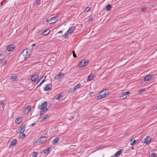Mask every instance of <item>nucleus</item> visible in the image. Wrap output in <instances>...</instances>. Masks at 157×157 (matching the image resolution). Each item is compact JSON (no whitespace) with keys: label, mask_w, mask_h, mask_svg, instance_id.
<instances>
[{"label":"nucleus","mask_w":157,"mask_h":157,"mask_svg":"<svg viewBox=\"0 0 157 157\" xmlns=\"http://www.w3.org/2000/svg\"><path fill=\"white\" fill-rule=\"evenodd\" d=\"M146 10V8H142V10L143 11H145Z\"/></svg>","instance_id":"79ce46f5"},{"label":"nucleus","mask_w":157,"mask_h":157,"mask_svg":"<svg viewBox=\"0 0 157 157\" xmlns=\"http://www.w3.org/2000/svg\"><path fill=\"white\" fill-rule=\"evenodd\" d=\"M7 63V61L6 60H5L4 61V64H5Z\"/></svg>","instance_id":"09e8293b"},{"label":"nucleus","mask_w":157,"mask_h":157,"mask_svg":"<svg viewBox=\"0 0 157 157\" xmlns=\"http://www.w3.org/2000/svg\"><path fill=\"white\" fill-rule=\"evenodd\" d=\"M50 30L49 29H47L44 31L42 33L41 35L46 36L48 35L50 33Z\"/></svg>","instance_id":"dca6fc26"},{"label":"nucleus","mask_w":157,"mask_h":157,"mask_svg":"<svg viewBox=\"0 0 157 157\" xmlns=\"http://www.w3.org/2000/svg\"><path fill=\"white\" fill-rule=\"evenodd\" d=\"M129 92L128 91H127L126 92H122L121 93L122 94L126 95L129 94Z\"/></svg>","instance_id":"7c9ffc66"},{"label":"nucleus","mask_w":157,"mask_h":157,"mask_svg":"<svg viewBox=\"0 0 157 157\" xmlns=\"http://www.w3.org/2000/svg\"><path fill=\"white\" fill-rule=\"evenodd\" d=\"M51 87L52 85L50 84L46 85L45 86V87L44 88V90L45 91L48 90H50Z\"/></svg>","instance_id":"2eb2a0df"},{"label":"nucleus","mask_w":157,"mask_h":157,"mask_svg":"<svg viewBox=\"0 0 157 157\" xmlns=\"http://www.w3.org/2000/svg\"><path fill=\"white\" fill-rule=\"evenodd\" d=\"M105 8H106V10L107 11H108L109 10H110V9H111V6L110 5H108L105 7Z\"/></svg>","instance_id":"bb28decb"},{"label":"nucleus","mask_w":157,"mask_h":157,"mask_svg":"<svg viewBox=\"0 0 157 157\" xmlns=\"http://www.w3.org/2000/svg\"><path fill=\"white\" fill-rule=\"evenodd\" d=\"M56 17H54L50 18L48 20V22L49 23L52 24L55 23L57 21Z\"/></svg>","instance_id":"423d86ee"},{"label":"nucleus","mask_w":157,"mask_h":157,"mask_svg":"<svg viewBox=\"0 0 157 157\" xmlns=\"http://www.w3.org/2000/svg\"><path fill=\"white\" fill-rule=\"evenodd\" d=\"M25 136V134L23 132H20L19 135V137L20 138L24 139Z\"/></svg>","instance_id":"aec40b11"},{"label":"nucleus","mask_w":157,"mask_h":157,"mask_svg":"<svg viewBox=\"0 0 157 157\" xmlns=\"http://www.w3.org/2000/svg\"><path fill=\"white\" fill-rule=\"evenodd\" d=\"M31 106H28L26 107L23 110V112L24 114H27L29 113L31 110Z\"/></svg>","instance_id":"6e6552de"},{"label":"nucleus","mask_w":157,"mask_h":157,"mask_svg":"<svg viewBox=\"0 0 157 157\" xmlns=\"http://www.w3.org/2000/svg\"><path fill=\"white\" fill-rule=\"evenodd\" d=\"M63 96L61 95V94H59V95L57 96V97H56V99L57 100H60V99H61L63 98Z\"/></svg>","instance_id":"393cba45"},{"label":"nucleus","mask_w":157,"mask_h":157,"mask_svg":"<svg viewBox=\"0 0 157 157\" xmlns=\"http://www.w3.org/2000/svg\"><path fill=\"white\" fill-rule=\"evenodd\" d=\"M0 105L3 106L4 105L3 102L2 101L0 102Z\"/></svg>","instance_id":"37998d69"},{"label":"nucleus","mask_w":157,"mask_h":157,"mask_svg":"<svg viewBox=\"0 0 157 157\" xmlns=\"http://www.w3.org/2000/svg\"><path fill=\"white\" fill-rule=\"evenodd\" d=\"M122 152V150L119 151L116 154H115V157H118L121 154Z\"/></svg>","instance_id":"a878e982"},{"label":"nucleus","mask_w":157,"mask_h":157,"mask_svg":"<svg viewBox=\"0 0 157 157\" xmlns=\"http://www.w3.org/2000/svg\"><path fill=\"white\" fill-rule=\"evenodd\" d=\"M51 151V150L50 149V148L48 147L43 150V152H44V154H46V155H47Z\"/></svg>","instance_id":"f3484780"},{"label":"nucleus","mask_w":157,"mask_h":157,"mask_svg":"<svg viewBox=\"0 0 157 157\" xmlns=\"http://www.w3.org/2000/svg\"><path fill=\"white\" fill-rule=\"evenodd\" d=\"M10 145L11 146H13L16 145L17 143V141L15 139H12L10 141Z\"/></svg>","instance_id":"ddd939ff"},{"label":"nucleus","mask_w":157,"mask_h":157,"mask_svg":"<svg viewBox=\"0 0 157 157\" xmlns=\"http://www.w3.org/2000/svg\"><path fill=\"white\" fill-rule=\"evenodd\" d=\"M4 58V56L2 54L0 55V61L3 59Z\"/></svg>","instance_id":"e433bc0d"},{"label":"nucleus","mask_w":157,"mask_h":157,"mask_svg":"<svg viewBox=\"0 0 157 157\" xmlns=\"http://www.w3.org/2000/svg\"><path fill=\"white\" fill-rule=\"evenodd\" d=\"M25 125H23L21 126L19 128L18 130L19 132H23L25 129Z\"/></svg>","instance_id":"a211bd4d"},{"label":"nucleus","mask_w":157,"mask_h":157,"mask_svg":"<svg viewBox=\"0 0 157 157\" xmlns=\"http://www.w3.org/2000/svg\"><path fill=\"white\" fill-rule=\"evenodd\" d=\"M145 91V89L144 88L143 89H141L139 91V93H141L142 92H143Z\"/></svg>","instance_id":"c9c22d12"},{"label":"nucleus","mask_w":157,"mask_h":157,"mask_svg":"<svg viewBox=\"0 0 157 157\" xmlns=\"http://www.w3.org/2000/svg\"><path fill=\"white\" fill-rule=\"evenodd\" d=\"M45 81V80L44 79H43L42 80V82H41V83H40L39 85H41V84H42Z\"/></svg>","instance_id":"a19ab883"},{"label":"nucleus","mask_w":157,"mask_h":157,"mask_svg":"<svg viewBox=\"0 0 157 157\" xmlns=\"http://www.w3.org/2000/svg\"><path fill=\"white\" fill-rule=\"evenodd\" d=\"M73 54V56L74 57L76 58V54L75 53V52L74 51H73L72 52Z\"/></svg>","instance_id":"58836bf2"},{"label":"nucleus","mask_w":157,"mask_h":157,"mask_svg":"<svg viewBox=\"0 0 157 157\" xmlns=\"http://www.w3.org/2000/svg\"><path fill=\"white\" fill-rule=\"evenodd\" d=\"M64 76V74L63 73H60L57 75L54 78V79L55 80L59 79L63 77Z\"/></svg>","instance_id":"1a4fd4ad"},{"label":"nucleus","mask_w":157,"mask_h":157,"mask_svg":"<svg viewBox=\"0 0 157 157\" xmlns=\"http://www.w3.org/2000/svg\"><path fill=\"white\" fill-rule=\"evenodd\" d=\"M155 110H157V106H156V108H155Z\"/></svg>","instance_id":"864d4df0"},{"label":"nucleus","mask_w":157,"mask_h":157,"mask_svg":"<svg viewBox=\"0 0 157 157\" xmlns=\"http://www.w3.org/2000/svg\"><path fill=\"white\" fill-rule=\"evenodd\" d=\"M62 32H63L62 31H59V32H58V33H62Z\"/></svg>","instance_id":"603ef678"},{"label":"nucleus","mask_w":157,"mask_h":157,"mask_svg":"<svg viewBox=\"0 0 157 157\" xmlns=\"http://www.w3.org/2000/svg\"><path fill=\"white\" fill-rule=\"evenodd\" d=\"M46 75H43V77H42V78H40V79H39L38 81H37V83H38L39 82H40V80H41V79L42 78H44V79H45V78H46Z\"/></svg>","instance_id":"72a5a7b5"},{"label":"nucleus","mask_w":157,"mask_h":157,"mask_svg":"<svg viewBox=\"0 0 157 157\" xmlns=\"http://www.w3.org/2000/svg\"><path fill=\"white\" fill-rule=\"evenodd\" d=\"M21 122V117H18L15 120V123L17 124H19Z\"/></svg>","instance_id":"4be33fe9"},{"label":"nucleus","mask_w":157,"mask_h":157,"mask_svg":"<svg viewBox=\"0 0 157 157\" xmlns=\"http://www.w3.org/2000/svg\"><path fill=\"white\" fill-rule=\"evenodd\" d=\"M47 104L46 101H44L43 103L38 106V108L41 110L40 113V116L43 115L47 111L48 109L47 107Z\"/></svg>","instance_id":"f257e3e1"},{"label":"nucleus","mask_w":157,"mask_h":157,"mask_svg":"<svg viewBox=\"0 0 157 157\" xmlns=\"http://www.w3.org/2000/svg\"><path fill=\"white\" fill-rule=\"evenodd\" d=\"M93 94V92H90V95H91L92 94Z\"/></svg>","instance_id":"8fccbe9b"},{"label":"nucleus","mask_w":157,"mask_h":157,"mask_svg":"<svg viewBox=\"0 0 157 157\" xmlns=\"http://www.w3.org/2000/svg\"><path fill=\"white\" fill-rule=\"evenodd\" d=\"M75 28L76 27L75 26H72L70 27L67 31V33H69V34L72 33L74 31Z\"/></svg>","instance_id":"4468645a"},{"label":"nucleus","mask_w":157,"mask_h":157,"mask_svg":"<svg viewBox=\"0 0 157 157\" xmlns=\"http://www.w3.org/2000/svg\"><path fill=\"white\" fill-rule=\"evenodd\" d=\"M109 95V92L107 90H105L101 91L97 96V98L100 99L106 97Z\"/></svg>","instance_id":"f03ea898"},{"label":"nucleus","mask_w":157,"mask_h":157,"mask_svg":"<svg viewBox=\"0 0 157 157\" xmlns=\"http://www.w3.org/2000/svg\"><path fill=\"white\" fill-rule=\"evenodd\" d=\"M15 48V46L14 45L12 44L9 46H8L7 47V50L9 52L12 51Z\"/></svg>","instance_id":"f8f14e48"},{"label":"nucleus","mask_w":157,"mask_h":157,"mask_svg":"<svg viewBox=\"0 0 157 157\" xmlns=\"http://www.w3.org/2000/svg\"><path fill=\"white\" fill-rule=\"evenodd\" d=\"M132 149H133L134 148V147H131Z\"/></svg>","instance_id":"5fc2aeb1"},{"label":"nucleus","mask_w":157,"mask_h":157,"mask_svg":"<svg viewBox=\"0 0 157 157\" xmlns=\"http://www.w3.org/2000/svg\"><path fill=\"white\" fill-rule=\"evenodd\" d=\"M38 77V75L37 74L34 75L31 77V79L33 82H35L37 80Z\"/></svg>","instance_id":"9b49d317"},{"label":"nucleus","mask_w":157,"mask_h":157,"mask_svg":"<svg viewBox=\"0 0 157 157\" xmlns=\"http://www.w3.org/2000/svg\"><path fill=\"white\" fill-rule=\"evenodd\" d=\"M151 157H155L156 156L155 154L152 153L151 154Z\"/></svg>","instance_id":"4c0bfd02"},{"label":"nucleus","mask_w":157,"mask_h":157,"mask_svg":"<svg viewBox=\"0 0 157 157\" xmlns=\"http://www.w3.org/2000/svg\"><path fill=\"white\" fill-rule=\"evenodd\" d=\"M73 119V117H71L70 118L69 120L70 121H71Z\"/></svg>","instance_id":"a18cd8bd"},{"label":"nucleus","mask_w":157,"mask_h":157,"mask_svg":"<svg viewBox=\"0 0 157 157\" xmlns=\"http://www.w3.org/2000/svg\"><path fill=\"white\" fill-rule=\"evenodd\" d=\"M75 91L74 89L73 88H72V89H70L69 90H68V92L69 93H72L74 91Z\"/></svg>","instance_id":"473e14b6"},{"label":"nucleus","mask_w":157,"mask_h":157,"mask_svg":"<svg viewBox=\"0 0 157 157\" xmlns=\"http://www.w3.org/2000/svg\"><path fill=\"white\" fill-rule=\"evenodd\" d=\"M47 137L46 136H44L38 139L36 141V143H37L38 144H40L43 143L45 141Z\"/></svg>","instance_id":"20e7f679"},{"label":"nucleus","mask_w":157,"mask_h":157,"mask_svg":"<svg viewBox=\"0 0 157 157\" xmlns=\"http://www.w3.org/2000/svg\"><path fill=\"white\" fill-rule=\"evenodd\" d=\"M153 75H149L146 76L144 79V81H148L153 78Z\"/></svg>","instance_id":"9d476101"},{"label":"nucleus","mask_w":157,"mask_h":157,"mask_svg":"<svg viewBox=\"0 0 157 157\" xmlns=\"http://www.w3.org/2000/svg\"><path fill=\"white\" fill-rule=\"evenodd\" d=\"M35 124V123H33L31 125V126H34V125Z\"/></svg>","instance_id":"3c124183"},{"label":"nucleus","mask_w":157,"mask_h":157,"mask_svg":"<svg viewBox=\"0 0 157 157\" xmlns=\"http://www.w3.org/2000/svg\"><path fill=\"white\" fill-rule=\"evenodd\" d=\"M17 79V78L16 77V76H15L11 77L10 78V79L11 80H12L13 81H16Z\"/></svg>","instance_id":"c85d7f7f"},{"label":"nucleus","mask_w":157,"mask_h":157,"mask_svg":"<svg viewBox=\"0 0 157 157\" xmlns=\"http://www.w3.org/2000/svg\"><path fill=\"white\" fill-rule=\"evenodd\" d=\"M90 9V8L89 7H87L84 10L86 12H88L89 11Z\"/></svg>","instance_id":"2f4dec72"},{"label":"nucleus","mask_w":157,"mask_h":157,"mask_svg":"<svg viewBox=\"0 0 157 157\" xmlns=\"http://www.w3.org/2000/svg\"><path fill=\"white\" fill-rule=\"evenodd\" d=\"M92 20V18H91V17H90L89 18V21H91Z\"/></svg>","instance_id":"de8ad7c7"},{"label":"nucleus","mask_w":157,"mask_h":157,"mask_svg":"<svg viewBox=\"0 0 157 157\" xmlns=\"http://www.w3.org/2000/svg\"><path fill=\"white\" fill-rule=\"evenodd\" d=\"M59 139L58 137H56L52 141V143L54 144H55L57 143L59 141Z\"/></svg>","instance_id":"6ab92c4d"},{"label":"nucleus","mask_w":157,"mask_h":157,"mask_svg":"<svg viewBox=\"0 0 157 157\" xmlns=\"http://www.w3.org/2000/svg\"><path fill=\"white\" fill-rule=\"evenodd\" d=\"M88 63V61L86 60H83L80 62L78 64L79 67H82L86 66Z\"/></svg>","instance_id":"39448f33"},{"label":"nucleus","mask_w":157,"mask_h":157,"mask_svg":"<svg viewBox=\"0 0 157 157\" xmlns=\"http://www.w3.org/2000/svg\"><path fill=\"white\" fill-rule=\"evenodd\" d=\"M21 54L24 56L25 59L26 60L30 56V54L28 53L27 49H25L22 52Z\"/></svg>","instance_id":"7ed1b4c3"},{"label":"nucleus","mask_w":157,"mask_h":157,"mask_svg":"<svg viewBox=\"0 0 157 157\" xmlns=\"http://www.w3.org/2000/svg\"><path fill=\"white\" fill-rule=\"evenodd\" d=\"M94 76L93 74H90L88 77L87 80L90 81L93 79Z\"/></svg>","instance_id":"412c9836"},{"label":"nucleus","mask_w":157,"mask_h":157,"mask_svg":"<svg viewBox=\"0 0 157 157\" xmlns=\"http://www.w3.org/2000/svg\"><path fill=\"white\" fill-rule=\"evenodd\" d=\"M40 2V0H37L36 3L37 5H39Z\"/></svg>","instance_id":"ea45409f"},{"label":"nucleus","mask_w":157,"mask_h":157,"mask_svg":"<svg viewBox=\"0 0 157 157\" xmlns=\"http://www.w3.org/2000/svg\"><path fill=\"white\" fill-rule=\"evenodd\" d=\"M127 98V96L126 95H124V96H123V98Z\"/></svg>","instance_id":"c03bdc74"},{"label":"nucleus","mask_w":157,"mask_h":157,"mask_svg":"<svg viewBox=\"0 0 157 157\" xmlns=\"http://www.w3.org/2000/svg\"><path fill=\"white\" fill-rule=\"evenodd\" d=\"M36 44H32V46L33 47H34L35 46Z\"/></svg>","instance_id":"49530a36"},{"label":"nucleus","mask_w":157,"mask_h":157,"mask_svg":"<svg viewBox=\"0 0 157 157\" xmlns=\"http://www.w3.org/2000/svg\"><path fill=\"white\" fill-rule=\"evenodd\" d=\"M81 86V84H78L77 85H76V86H75L73 87V89H74V90H75L77 88H79Z\"/></svg>","instance_id":"cd10ccee"},{"label":"nucleus","mask_w":157,"mask_h":157,"mask_svg":"<svg viewBox=\"0 0 157 157\" xmlns=\"http://www.w3.org/2000/svg\"><path fill=\"white\" fill-rule=\"evenodd\" d=\"M69 34V33H67V31L64 33V34L63 36L64 38H67L68 36V34Z\"/></svg>","instance_id":"c756f323"},{"label":"nucleus","mask_w":157,"mask_h":157,"mask_svg":"<svg viewBox=\"0 0 157 157\" xmlns=\"http://www.w3.org/2000/svg\"><path fill=\"white\" fill-rule=\"evenodd\" d=\"M151 140V138L150 136H147L145 139L141 140V143H146L147 144L149 143Z\"/></svg>","instance_id":"0eeeda50"},{"label":"nucleus","mask_w":157,"mask_h":157,"mask_svg":"<svg viewBox=\"0 0 157 157\" xmlns=\"http://www.w3.org/2000/svg\"><path fill=\"white\" fill-rule=\"evenodd\" d=\"M48 114L45 115L44 116H42L40 118L42 121L48 118Z\"/></svg>","instance_id":"5701e85b"},{"label":"nucleus","mask_w":157,"mask_h":157,"mask_svg":"<svg viewBox=\"0 0 157 157\" xmlns=\"http://www.w3.org/2000/svg\"><path fill=\"white\" fill-rule=\"evenodd\" d=\"M38 154V153L36 152H34L32 153L33 157H36L37 155Z\"/></svg>","instance_id":"f704fd0d"},{"label":"nucleus","mask_w":157,"mask_h":157,"mask_svg":"<svg viewBox=\"0 0 157 157\" xmlns=\"http://www.w3.org/2000/svg\"><path fill=\"white\" fill-rule=\"evenodd\" d=\"M136 140L135 139H133L130 141V144L131 145H133L136 144Z\"/></svg>","instance_id":"b1692460"}]
</instances>
